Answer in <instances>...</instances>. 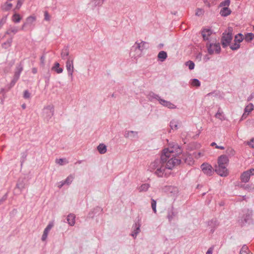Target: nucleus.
I'll return each mask as SVG.
<instances>
[{
    "label": "nucleus",
    "instance_id": "obj_51",
    "mask_svg": "<svg viewBox=\"0 0 254 254\" xmlns=\"http://www.w3.org/2000/svg\"><path fill=\"white\" fill-rule=\"evenodd\" d=\"M45 54H43V55L40 58V64L42 66H44L45 64Z\"/></svg>",
    "mask_w": 254,
    "mask_h": 254
},
{
    "label": "nucleus",
    "instance_id": "obj_57",
    "mask_svg": "<svg viewBox=\"0 0 254 254\" xmlns=\"http://www.w3.org/2000/svg\"><path fill=\"white\" fill-rule=\"evenodd\" d=\"M227 153L229 154V155H231L232 156H233L235 155V151L232 148H228L227 149Z\"/></svg>",
    "mask_w": 254,
    "mask_h": 254
},
{
    "label": "nucleus",
    "instance_id": "obj_28",
    "mask_svg": "<svg viewBox=\"0 0 254 254\" xmlns=\"http://www.w3.org/2000/svg\"><path fill=\"white\" fill-rule=\"evenodd\" d=\"M12 42V38H9L7 40V41L3 43L2 44V47L5 49H7L8 48L11 46Z\"/></svg>",
    "mask_w": 254,
    "mask_h": 254
},
{
    "label": "nucleus",
    "instance_id": "obj_15",
    "mask_svg": "<svg viewBox=\"0 0 254 254\" xmlns=\"http://www.w3.org/2000/svg\"><path fill=\"white\" fill-rule=\"evenodd\" d=\"M219 223L216 218L212 219L208 222V225L210 227V233H213L215 229L219 226Z\"/></svg>",
    "mask_w": 254,
    "mask_h": 254
},
{
    "label": "nucleus",
    "instance_id": "obj_1",
    "mask_svg": "<svg viewBox=\"0 0 254 254\" xmlns=\"http://www.w3.org/2000/svg\"><path fill=\"white\" fill-rule=\"evenodd\" d=\"M182 147L178 144L165 148L162 152L160 158L155 159L151 163L150 171H154V174L158 177H162L166 169L171 170L182 163L192 165L193 163L192 157L190 155L182 154Z\"/></svg>",
    "mask_w": 254,
    "mask_h": 254
},
{
    "label": "nucleus",
    "instance_id": "obj_25",
    "mask_svg": "<svg viewBox=\"0 0 254 254\" xmlns=\"http://www.w3.org/2000/svg\"><path fill=\"white\" fill-rule=\"evenodd\" d=\"M12 7V4L8 3L7 2H5L4 4L1 5V9L3 11H7L11 9Z\"/></svg>",
    "mask_w": 254,
    "mask_h": 254
},
{
    "label": "nucleus",
    "instance_id": "obj_26",
    "mask_svg": "<svg viewBox=\"0 0 254 254\" xmlns=\"http://www.w3.org/2000/svg\"><path fill=\"white\" fill-rule=\"evenodd\" d=\"M97 150L100 154H104L107 151V146L104 144L101 143L97 146Z\"/></svg>",
    "mask_w": 254,
    "mask_h": 254
},
{
    "label": "nucleus",
    "instance_id": "obj_44",
    "mask_svg": "<svg viewBox=\"0 0 254 254\" xmlns=\"http://www.w3.org/2000/svg\"><path fill=\"white\" fill-rule=\"evenodd\" d=\"M230 49L233 51H236L238 50L240 47V44L238 43L235 42V43L232 45H229Z\"/></svg>",
    "mask_w": 254,
    "mask_h": 254
},
{
    "label": "nucleus",
    "instance_id": "obj_63",
    "mask_svg": "<svg viewBox=\"0 0 254 254\" xmlns=\"http://www.w3.org/2000/svg\"><path fill=\"white\" fill-rule=\"evenodd\" d=\"M213 250V247H211L209 248L208 249V250H207L206 254H212Z\"/></svg>",
    "mask_w": 254,
    "mask_h": 254
},
{
    "label": "nucleus",
    "instance_id": "obj_55",
    "mask_svg": "<svg viewBox=\"0 0 254 254\" xmlns=\"http://www.w3.org/2000/svg\"><path fill=\"white\" fill-rule=\"evenodd\" d=\"M211 146H215V147L216 148H217V149H221V150H223L225 149L224 147V146H218L216 144V143L214 142H212L211 143Z\"/></svg>",
    "mask_w": 254,
    "mask_h": 254
},
{
    "label": "nucleus",
    "instance_id": "obj_34",
    "mask_svg": "<svg viewBox=\"0 0 254 254\" xmlns=\"http://www.w3.org/2000/svg\"><path fill=\"white\" fill-rule=\"evenodd\" d=\"M36 20V17L35 16L31 15L28 17L26 19V23L28 25L32 24Z\"/></svg>",
    "mask_w": 254,
    "mask_h": 254
},
{
    "label": "nucleus",
    "instance_id": "obj_45",
    "mask_svg": "<svg viewBox=\"0 0 254 254\" xmlns=\"http://www.w3.org/2000/svg\"><path fill=\"white\" fill-rule=\"evenodd\" d=\"M186 65L188 66L190 70L193 69L194 68V64L192 61H189L186 63Z\"/></svg>",
    "mask_w": 254,
    "mask_h": 254
},
{
    "label": "nucleus",
    "instance_id": "obj_43",
    "mask_svg": "<svg viewBox=\"0 0 254 254\" xmlns=\"http://www.w3.org/2000/svg\"><path fill=\"white\" fill-rule=\"evenodd\" d=\"M51 77V73L50 70H49L46 74L44 75V78L45 79V83L46 84H48L49 83L50 79Z\"/></svg>",
    "mask_w": 254,
    "mask_h": 254
},
{
    "label": "nucleus",
    "instance_id": "obj_46",
    "mask_svg": "<svg viewBox=\"0 0 254 254\" xmlns=\"http://www.w3.org/2000/svg\"><path fill=\"white\" fill-rule=\"evenodd\" d=\"M230 0H225L224 1H222L220 3V6H224V7H228L229 6L230 4Z\"/></svg>",
    "mask_w": 254,
    "mask_h": 254
},
{
    "label": "nucleus",
    "instance_id": "obj_21",
    "mask_svg": "<svg viewBox=\"0 0 254 254\" xmlns=\"http://www.w3.org/2000/svg\"><path fill=\"white\" fill-rule=\"evenodd\" d=\"M75 215L74 214L70 213L67 216V221L70 226H74L75 224Z\"/></svg>",
    "mask_w": 254,
    "mask_h": 254
},
{
    "label": "nucleus",
    "instance_id": "obj_47",
    "mask_svg": "<svg viewBox=\"0 0 254 254\" xmlns=\"http://www.w3.org/2000/svg\"><path fill=\"white\" fill-rule=\"evenodd\" d=\"M56 162L60 165H63L64 163H68V161L65 158H60L56 160Z\"/></svg>",
    "mask_w": 254,
    "mask_h": 254
},
{
    "label": "nucleus",
    "instance_id": "obj_35",
    "mask_svg": "<svg viewBox=\"0 0 254 254\" xmlns=\"http://www.w3.org/2000/svg\"><path fill=\"white\" fill-rule=\"evenodd\" d=\"M149 187H150L149 184H143L138 188V190L140 192L146 191L148 190Z\"/></svg>",
    "mask_w": 254,
    "mask_h": 254
},
{
    "label": "nucleus",
    "instance_id": "obj_2",
    "mask_svg": "<svg viewBox=\"0 0 254 254\" xmlns=\"http://www.w3.org/2000/svg\"><path fill=\"white\" fill-rule=\"evenodd\" d=\"M23 69V66L21 62L17 64L14 73L13 79L10 83L7 85L4 88H1L0 91V94L5 93L8 91L12 87H13L16 82L18 80L20 74Z\"/></svg>",
    "mask_w": 254,
    "mask_h": 254
},
{
    "label": "nucleus",
    "instance_id": "obj_14",
    "mask_svg": "<svg viewBox=\"0 0 254 254\" xmlns=\"http://www.w3.org/2000/svg\"><path fill=\"white\" fill-rule=\"evenodd\" d=\"M229 160L226 155H222L218 158L217 163L219 165L228 166Z\"/></svg>",
    "mask_w": 254,
    "mask_h": 254
},
{
    "label": "nucleus",
    "instance_id": "obj_41",
    "mask_svg": "<svg viewBox=\"0 0 254 254\" xmlns=\"http://www.w3.org/2000/svg\"><path fill=\"white\" fill-rule=\"evenodd\" d=\"M220 110V108H219L218 110V112L215 114V117L216 118L220 119L221 121H223L224 120V116L223 115V112H221Z\"/></svg>",
    "mask_w": 254,
    "mask_h": 254
},
{
    "label": "nucleus",
    "instance_id": "obj_61",
    "mask_svg": "<svg viewBox=\"0 0 254 254\" xmlns=\"http://www.w3.org/2000/svg\"><path fill=\"white\" fill-rule=\"evenodd\" d=\"M7 199V194H4L0 199V205Z\"/></svg>",
    "mask_w": 254,
    "mask_h": 254
},
{
    "label": "nucleus",
    "instance_id": "obj_9",
    "mask_svg": "<svg viewBox=\"0 0 254 254\" xmlns=\"http://www.w3.org/2000/svg\"><path fill=\"white\" fill-rule=\"evenodd\" d=\"M227 166L219 165L215 166V172L221 177H226L229 174V172L227 169Z\"/></svg>",
    "mask_w": 254,
    "mask_h": 254
},
{
    "label": "nucleus",
    "instance_id": "obj_13",
    "mask_svg": "<svg viewBox=\"0 0 254 254\" xmlns=\"http://www.w3.org/2000/svg\"><path fill=\"white\" fill-rule=\"evenodd\" d=\"M54 226V222H50L48 225L47 226L46 228L44 229L43 234L42 235L41 240L42 241H45L47 238L49 231Z\"/></svg>",
    "mask_w": 254,
    "mask_h": 254
},
{
    "label": "nucleus",
    "instance_id": "obj_38",
    "mask_svg": "<svg viewBox=\"0 0 254 254\" xmlns=\"http://www.w3.org/2000/svg\"><path fill=\"white\" fill-rule=\"evenodd\" d=\"M245 39L247 42H251L254 39V34L252 33H248L246 35Z\"/></svg>",
    "mask_w": 254,
    "mask_h": 254
},
{
    "label": "nucleus",
    "instance_id": "obj_58",
    "mask_svg": "<svg viewBox=\"0 0 254 254\" xmlns=\"http://www.w3.org/2000/svg\"><path fill=\"white\" fill-rule=\"evenodd\" d=\"M241 188H243L246 190H251V186L249 185H243L241 186Z\"/></svg>",
    "mask_w": 254,
    "mask_h": 254
},
{
    "label": "nucleus",
    "instance_id": "obj_30",
    "mask_svg": "<svg viewBox=\"0 0 254 254\" xmlns=\"http://www.w3.org/2000/svg\"><path fill=\"white\" fill-rule=\"evenodd\" d=\"M244 40V37L243 34L241 33H239L235 35L234 38V42L238 43H240Z\"/></svg>",
    "mask_w": 254,
    "mask_h": 254
},
{
    "label": "nucleus",
    "instance_id": "obj_48",
    "mask_svg": "<svg viewBox=\"0 0 254 254\" xmlns=\"http://www.w3.org/2000/svg\"><path fill=\"white\" fill-rule=\"evenodd\" d=\"M151 207L154 213L156 212V201L154 199H151Z\"/></svg>",
    "mask_w": 254,
    "mask_h": 254
},
{
    "label": "nucleus",
    "instance_id": "obj_5",
    "mask_svg": "<svg viewBox=\"0 0 254 254\" xmlns=\"http://www.w3.org/2000/svg\"><path fill=\"white\" fill-rule=\"evenodd\" d=\"M206 47L209 55H213L214 53L219 54L221 52V47L219 43L213 44L210 43V41H207L206 44Z\"/></svg>",
    "mask_w": 254,
    "mask_h": 254
},
{
    "label": "nucleus",
    "instance_id": "obj_31",
    "mask_svg": "<svg viewBox=\"0 0 254 254\" xmlns=\"http://www.w3.org/2000/svg\"><path fill=\"white\" fill-rule=\"evenodd\" d=\"M178 122L175 120H172L170 123V127L171 129L177 130L178 129Z\"/></svg>",
    "mask_w": 254,
    "mask_h": 254
},
{
    "label": "nucleus",
    "instance_id": "obj_4",
    "mask_svg": "<svg viewBox=\"0 0 254 254\" xmlns=\"http://www.w3.org/2000/svg\"><path fill=\"white\" fill-rule=\"evenodd\" d=\"M233 39V29L232 27L228 28V31H225L222 34L221 39V43L223 48H225L230 45Z\"/></svg>",
    "mask_w": 254,
    "mask_h": 254
},
{
    "label": "nucleus",
    "instance_id": "obj_49",
    "mask_svg": "<svg viewBox=\"0 0 254 254\" xmlns=\"http://www.w3.org/2000/svg\"><path fill=\"white\" fill-rule=\"evenodd\" d=\"M31 93L28 90H25L23 92V98L25 99H28L30 98Z\"/></svg>",
    "mask_w": 254,
    "mask_h": 254
},
{
    "label": "nucleus",
    "instance_id": "obj_32",
    "mask_svg": "<svg viewBox=\"0 0 254 254\" xmlns=\"http://www.w3.org/2000/svg\"><path fill=\"white\" fill-rule=\"evenodd\" d=\"M22 17L18 13H14L12 16V21L15 23H18L20 21Z\"/></svg>",
    "mask_w": 254,
    "mask_h": 254
},
{
    "label": "nucleus",
    "instance_id": "obj_12",
    "mask_svg": "<svg viewBox=\"0 0 254 254\" xmlns=\"http://www.w3.org/2000/svg\"><path fill=\"white\" fill-rule=\"evenodd\" d=\"M213 32L211 29L203 28L201 31V35L204 41H209V37L212 34Z\"/></svg>",
    "mask_w": 254,
    "mask_h": 254
},
{
    "label": "nucleus",
    "instance_id": "obj_11",
    "mask_svg": "<svg viewBox=\"0 0 254 254\" xmlns=\"http://www.w3.org/2000/svg\"><path fill=\"white\" fill-rule=\"evenodd\" d=\"M73 63V59L71 56H69L66 62V67L68 75L71 76V78L72 77L74 69Z\"/></svg>",
    "mask_w": 254,
    "mask_h": 254
},
{
    "label": "nucleus",
    "instance_id": "obj_64",
    "mask_svg": "<svg viewBox=\"0 0 254 254\" xmlns=\"http://www.w3.org/2000/svg\"><path fill=\"white\" fill-rule=\"evenodd\" d=\"M32 72L33 73V74H36L37 73V68L36 67H33L32 68Z\"/></svg>",
    "mask_w": 254,
    "mask_h": 254
},
{
    "label": "nucleus",
    "instance_id": "obj_24",
    "mask_svg": "<svg viewBox=\"0 0 254 254\" xmlns=\"http://www.w3.org/2000/svg\"><path fill=\"white\" fill-rule=\"evenodd\" d=\"M69 56L68 47H64L61 52V57L63 60L67 59Z\"/></svg>",
    "mask_w": 254,
    "mask_h": 254
},
{
    "label": "nucleus",
    "instance_id": "obj_50",
    "mask_svg": "<svg viewBox=\"0 0 254 254\" xmlns=\"http://www.w3.org/2000/svg\"><path fill=\"white\" fill-rule=\"evenodd\" d=\"M204 10L201 8H197L196 10L195 15L197 16H201L203 14Z\"/></svg>",
    "mask_w": 254,
    "mask_h": 254
},
{
    "label": "nucleus",
    "instance_id": "obj_3",
    "mask_svg": "<svg viewBox=\"0 0 254 254\" xmlns=\"http://www.w3.org/2000/svg\"><path fill=\"white\" fill-rule=\"evenodd\" d=\"M242 214L240 216L238 220L239 223L241 227L250 225L253 223V211L249 209L243 210Z\"/></svg>",
    "mask_w": 254,
    "mask_h": 254
},
{
    "label": "nucleus",
    "instance_id": "obj_8",
    "mask_svg": "<svg viewBox=\"0 0 254 254\" xmlns=\"http://www.w3.org/2000/svg\"><path fill=\"white\" fill-rule=\"evenodd\" d=\"M200 168L204 174L208 176H212L215 172V169L213 168L211 165L207 163L202 164Z\"/></svg>",
    "mask_w": 254,
    "mask_h": 254
},
{
    "label": "nucleus",
    "instance_id": "obj_60",
    "mask_svg": "<svg viewBox=\"0 0 254 254\" xmlns=\"http://www.w3.org/2000/svg\"><path fill=\"white\" fill-rule=\"evenodd\" d=\"M248 144L251 147L254 148V138H252L250 141L248 142Z\"/></svg>",
    "mask_w": 254,
    "mask_h": 254
},
{
    "label": "nucleus",
    "instance_id": "obj_62",
    "mask_svg": "<svg viewBox=\"0 0 254 254\" xmlns=\"http://www.w3.org/2000/svg\"><path fill=\"white\" fill-rule=\"evenodd\" d=\"M26 157L27 154L25 153H23L22 155V160L21 161V165H22L23 163L24 162Z\"/></svg>",
    "mask_w": 254,
    "mask_h": 254
},
{
    "label": "nucleus",
    "instance_id": "obj_27",
    "mask_svg": "<svg viewBox=\"0 0 254 254\" xmlns=\"http://www.w3.org/2000/svg\"><path fill=\"white\" fill-rule=\"evenodd\" d=\"M239 254H253V253L249 250L246 245H244L240 250Z\"/></svg>",
    "mask_w": 254,
    "mask_h": 254
},
{
    "label": "nucleus",
    "instance_id": "obj_7",
    "mask_svg": "<svg viewBox=\"0 0 254 254\" xmlns=\"http://www.w3.org/2000/svg\"><path fill=\"white\" fill-rule=\"evenodd\" d=\"M54 114V106L49 105L44 108L43 110V116L45 119L48 122Z\"/></svg>",
    "mask_w": 254,
    "mask_h": 254
},
{
    "label": "nucleus",
    "instance_id": "obj_6",
    "mask_svg": "<svg viewBox=\"0 0 254 254\" xmlns=\"http://www.w3.org/2000/svg\"><path fill=\"white\" fill-rule=\"evenodd\" d=\"M142 51L140 49V45L138 42H136L131 47L130 52V56L132 58L136 59L141 57Z\"/></svg>",
    "mask_w": 254,
    "mask_h": 254
},
{
    "label": "nucleus",
    "instance_id": "obj_42",
    "mask_svg": "<svg viewBox=\"0 0 254 254\" xmlns=\"http://www.w3.org/2000/svg\"><path fill=\"white\" fill-rule=\"evenodd\" d=\"M131 134H133V135H137V132L134 131H126L124 136L126 138H128L129 136H131Z\"/></svg>",
    "mask_w": 254,
    "mask_h": 254
},
{
    "label": "nucleus",
    "instance_id": "obj_37",
    "mask_svg": "<svg viewBox=\"0 0 254 254\" xmlns=\"http://www.w3.org/2000/svg\"><path fill=\"white\" fill-rule=\"evenodd\" d=\"M139 45H140V49L142 51L144 49H147L149 48V43L144 41H141L140 43H138Z\"/></svg>",
    "mask_w": 254,
    "mask_h": 254
},
{
    "label": "nucleus",
    "instance_id": "obj_39",
    "mask_svg": "<svg viewBox=\"0 0 254 254\" xmlns=\"http://www.w3.org/2000/svg\"><path fill=\"white\" fill-rule=\"evenodd\" d=\"M254 105L252 103H250L245 108V112L249 115V114L253 110Z\"/></svg>",
    "mask_w": 254,
    "mask_h": 254
},
{
    "label": "nucleus",
    "instance_id": "obj_59",
    "mask_svg": "<svg viewBox=\"0 0 254 254\" xmlns=\"http://www.w3.org/2000/svg\"><path fill=\"white\" fill-rule=\"evenodd\" d=\"M44 16H45V17H44L45 20H46L47 21L50 20V15L47 11L45 12Z\"/></svg>",
    "mask_w": 254,
    "mask_h": 254
},
{
    "label": "nucleus",
    "instance_id": "obj_36",
    "mask_svg": "<svg viewBox=\"0 0 254 254\" xmlns=\"http://www.w3.org/2000/svg\"><path fill=\"white\" fill-rule=\"evenodd\" d=\"M18 31V29L17 27H11L6 31L5 34L10 35L11 33H13L14 34L16 33Z\"/></svg>",
    "mask_w": 254,
    "mask_h": 254
},
{
    "label": "nucleus",
    "instance_id": "obj_22",
    "mask_svg": "<svg viewBox=\"0 0 254 254\" xmlns=\"http://www.w3.org/2000/svg\"><path fill=\"white\" fill-rule=\"evenodd\" d=\"M60 64L59 63L56 62L52 67L51 69L55 71L57 73H61L63 71V68L60 67Z\"/></svg>",
    "mask_w": 254,
    "mask_h": 254
},
{
    "label": "nucleus",
    "instance_id": "obj_40",
    "mask_svg": "<svg viewBox=\"0 0 254 254\" xmlns=\"http://www.w3.org/2000/svg\"><path fill=\"white\" fill-rule=\"evenodd\" d=\"M191 85L193 86L198 87L200 86V82L197 79L194 78L191 80Z\"/></svg>",
    "mask_w": 254,
    "mask_h": 254
},
{
    "label": "nucleus",
    "instance_id": "obj_23",
    "mask_svg": "<svg viewBox=\"0 0 254 254\" xmlns=\"http://www.w3.org/2000/svg\"><path fill=\"white\" fill-rule=\"evenodd\" d=\"M157 58L159 61L164 62L167 58V54L166 52L161 51L158 53Z\"/></svg>",
    "mask_w": 254,
    "mask_h": 254
},
{
    "label": "nucleus",
    "instance_id": "obj_10",
    "mask_svg": "<svg viewBox=\"0 0 254 254\" xmlns=\"http://www.w3.org/2000/svg\"><path fill=\"white\" fill-rule=\"evenodd\" d=\"M254 175V169H250L244 172L241 175L242 182L247 183L249 181L251 176Z\"/></svg>",
    "mask_w": 254,
    "mask_h": 254
},
{
    "label": "nucleus",
    "instance_id": "obj_33",
    "mask_svg": "<svg viewBox=\"0 0 254 254\" xmlns=\"http://www.w3.org/2000/svg\"><path fill=\"white\" fill-rule=\"evenodd\" d=\"M140 232V225L137 224L136 223L135 224V228L134 229L133 232L132 233L131 235L133 237H136L137 235Z\"/></svg>",
    "mask_w": 254,
    "mask_h": 254
},
{
    "label": "nucleus",
    "instance_id": "obj_56",
    "mask_svg": "<svg viewBox=\"0 0 254 254\" xmlns=\"http://www.w3.org/2000/svg\"><path fill=\"white\" fill-rule=\"evenodd\" d=\"M165 188H166L167 190H168L170 191L171 192H172L173 190H174V191H175L176 190H177V188H176L173 187H172V186H166V187H165Z\"/></svg>",
    "mask_w": 254,
    "mask_h": 254
},
{
    "label": "nucleus",
    "instance_id": "obj_17",
    "mask_svg": "<svg viewBox=\"0 0 254 254\" xmlns=\"http://www.w3.org/2000/svg\"><path fill=\"white\" fill-rule=\"evenodd\" d=\"M25 179L24 178L23 179H19L16 185L15 190L18 189L20 190V192L25 188Z\"/></svg>",
    "mask_w": 254,
    "mask_h": 254
},
{
    "label": "nucleus",
    "instance_id": "obj_29",
    "mask_svg": "<svg viewBox=\"0 0 254 254\" xmlns=\"http://www.w3.org/2000/svg\"><path fill=\"white\" fill-rule=\"evenodd\" d=\"M176 214L174 211L173 208H172L168 212L167 218L169 222H171L173 218L176 216Z\"/></svg>",
    "mask_w": 254,
    "mask_h": 254
},
{
    "label": "nucleus",
    "instance_id": "obj_16",
    "mask_svg": "<svg viewBox=\"0 0 254 254\" xmlns=\"http://www.w3.org/2000/svg\"><path fill=\"white\" fill-rule=\"evenodd\" d=\"M159 103L162 106L167 107L169 109H176V106L172 103L171 102L165 100L164 99H160Z\"/></svg>",
    "mask_w": 254,
    "mask_h": 254
},
{
    "label": "nucleus",
    "instance_id": "obj_19",
    "mask_svg": "<svg viewBox=\"0 0 254 254\" xmlns=\"http://www.w3.org/2000/svg\"><path fill=\"white\" fill-rule=\"evenodd\" d=\"M232 11L228 7H223L220 12V14L222 16L226 17L229 15L231 13Z\"/></svg>",
    "mask_w": 254,
    "mask_h": 254
},
{
    "label": "nucleus",
    "instance_id": "obj_20",
    "mask_svg": "<svg viewBox=\"0 0 254 254\" xmlns=\"http://www.w3.org/2000/svg\"><path fill=\"white\" fill-rule=\"evenodd\" d=\"M148 97L150 101H153L154 99H155L160 102V100L162 99V98H161V97L158 95L153 92H150L149 93Z\"/></svg>",
    "mask_w": 254,
    "mask_h": 254
},
{
    "label": "nucleus",
    "instance_id": "obj_53",
    "mask_svg": "<svg viewBox=\"0 0 254 254\" xmlns=\"http://www.w3.org/2000/svg\"><path fill=\"white\" fill-rule=\"evenodd\" d=\"M94 2V5L96 6H100L104 2V0H93Z\"/></svg>",
    "mask_w": 254,
    "mask_h": 254
},
{
    "label": "nucleus",
    "instance_id": "obj_52",
    "mask_svg": "<svg viewBox=\"0 0 254 254\" xmlns=\"http://www.w3.org/2000/svg\"><path fill=\"white\" fill-rule=\"evenodd\" d=\"M24 1V0H18L17 2V4L15 6V8L14 10L17 9L18 10L20 9V7L21 6L23 2Z\"/></svg>",
    "mask_w": 254,
    "mask_h": 254
},
{
    "label": "nucleus",
    "instance_id": "obj_18",
    "mask_svg": "<svg viewBox=\"0 0 254 254\" xmlns=\"http://www.w3.org/2000/svg\"><path fill=\"white\" fill-rule=\"evenodd\" d=\"M74 179V176L72 175H69L66 179L62 182V184L59 186V188H61L64 185H70L72 182L73 181Z\"/></svg>",
    "mask_w": 254,
    "mask_h": 254
},
{
    "label": "nucleus",
    "instance_id": "obj_54",
    "mask_svg": "<svg viewBox=\"0 0 254 254\" xmlns=\"http://www.w3.org/2000/svg\"><path fill=\"white\" fill-rule=\"evenodd\" d=\"M7 19V16H3L0 20V29L2 27L3 25L5 23Z\"/></svg>",
    "mask_w": 254,
    "mask_h": 254
}]
</instances>
